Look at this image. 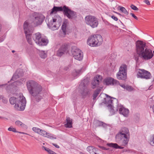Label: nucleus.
Segmentation results:
<instances>
[{
  "mask_svg": "<svg viewBox=\"0 0 154 154\" xmlns=\"http://www.w3.org/2000/svg\"><path fill=\"white\" fill-rule=\"evenodd\" d=\"M146 44L145 42L140 41H137L136 44V51L138 56L145 60H150L153 57L154 51L146 48Z\"/></svg>",
  "mask_w": 154,
  "mask_h": 154,
  "instance_id": "nucleus-1",
  "label": "nucleus"
},
{
  "mask_svg": "<svg viewBox=\"0 0 154 154\" xmlns=\"http://www.w3.org/2000/svg\"><path fill=\"white\" fill-rule=\"evenodd\" d=\"M27 89L29 94L32 96L36 100L39 102L42 98L40 95L42 93V87L36 82L31 80L26 82Z\"/></svg>",
  "mask_w": 154,
  "mask_h": 154,
  "instance_id": "nucleus-2",
  "label": "nucleus"
},
{
  "mask_svg": "<svg viewBox=\"0 0 154 154\" xmlns=\"http://www.w3.org/2000/svg\"><path fill=\"white\" fill-rule=\"evenodd\" d=\"M114 99L116 102L117 101L115 98H112L110 96L108 97H107L105 100V104L107 107L111 115H112L115 114L116 112L118 111L119 109V112L120 114H122L125 116H127L129 113V110L128 109L125 108L123 106L120 105H118L117 108L115 110L113 108Z\"/></svg>",
  "mask_w": 154,
  "mask_h": 154,
  "instance_id": "nucleus-3",
  "label": "nucleus"
},
{
  "mask_svg": "<svg viewBox=\"0 0 154 154\" xmlns=\"http://www.w3.org/2000/svg\"><path fill=\"white\" fill-rule=\"evenodd\" d=\"M130 137V133L128 129L123 128L116 135V141L121 146H125L128 143Z\"/></svg>",
  "mask_w": 154,
  "mask_h": 154,
  "instance_id": "nucleus-4",
  "label": "nucleus"
},
{
  "mask_svg": "<svg viewBox=\"0 0 154 154\" xmlns=\"http://www.w3.org/2000/svg\"><path fill=\"white\" fill-rule=\"evenodd\" d=\"M9 101L12 105L15 104L14 107L16 109L20 111H23L24 109L26 101L25 97L22 94H20L17 97H11L9 99Z\"/></svg>",
  "mask_w": 154,
  "mask_h": 154,
  "instance_id": "nucleus-5",
  "label": "nucleus"
},
{
  "mask_svg": "<svg viewBox=\"0 0 154 154\" xmlns=\"http://www.w3.org/2000/svg\"><path fill=\"white\" fill-rule=\"evenodd\" d=\"M102 41V37L100 35H94L88 38L87 40V44L91 46L95 47L100 45Z\"/></svg>",
  "mask_w": 154,
  "mask_h": 154,
  "instance_id": "nucleus-6",
  "label": "nucleus"
},
{
  "mask_svg": "<svg viewBox=\"0 0 154 154\" xmlns=\"http://www.w3.org/2000/svg\"><path fill=\"white\" fill-rule=\"evenodd\" d=\"M86 24L92 28L97 27L98 25V19L94 16H87L85 18Z\"/></svg>",
  "mask_w": 154,
  "mask_h": 154,
  "instance_id": "nucleus-7",
  "label": "nucleus"
},
{
  "mask_svg": "<svg viewBox=\"0 0 154 154\" xmlns=\"http://www.w3.org/2000/svg\"><path fill=\"white\" fill-rule=\"evenodd\" d=\"M33 38L35 43L40 46L46 45L48 43V40L45 38H43L39 32L34 34Z\"/></svg>",
  "mask_w": 154,
  "mask_h": 154,
  "instance_id": "nucleus-8",
  "label": "nucleus"
},
{
  "mask_svg": "<svg viewBox=\"0 0 154 154\" xmlns=\"http://www.w3.org/2000/svg\"><path fill=\"white\" fill-rule=\"evenodd\" d=\"M127 66L123 64L120 67L119 71L117 74V78L119 80H124L127 78Z\"/></svg>",
  "mask_w": 154,
  "mask_h": 154,
  "instance_id": "nucleus-9",
  "label": "nucleus"
},
{
  "mask_svg": "<svg viewBox=\"0 0 154 154\" xmlns=\"http://www.w3.org/2000/svg\"><path fill=\"white\" fill-rule=\"evenodd\" d=\"M28 25V22L26 21L23 24V29L27 41L29 44L32 45L31 33L32 32L33 30L32 28L29 29Z\"/></svg>",
  "mask_w": 154,
  "mask_h": 154,
  "instance_id": "nucleus-10",
  "label": "nucleus"
},
{
  "mask_svg": "<svg viewBox=\"0 0 154 154\" xmlns=\"http://www.w3.org/2000/svg\"><path fill=\"white\" fill-rule=\"evenodd\" d=\"M137 78L149 79L151 78L150 73L143 69H138L137 70Z\"/></svg>",
  "mask_w": 154,
  "mask_h": 154,
  "instance_id": "nucleus-11",
  "label": "nucleus"
},
{
  "mask_svg": "<svg viewBox=\"0 0 154 154\" xmlns=\"http://www.w3.org/2000/svg\"><path fill=\"white\" fill-rule=\"evenodd\" d=\"M72 54L75 59L80 60L82 59L83 54L82 51L75 47H72L71 50Z\"/></svg>",
  "mask_w": 154,
  "mask_h": 154,
  "instance_id": "nucleus-12",
  "label": "nucleus"
},
{
  "mask_svg": "<svg viewBox=\"0 0 154 154\" xmlns=\"http://www.w3.org/2000/svg\"><path fill=\"white\" fill-rule=\"evenodd\" d=\"M61 20V18L59 16H56V18H53L52 20H51L47 24L49 28L53 30L58 29L59 26H57L56 25V22L57 21L60 22Z\"/></svg>",
  "mask_w": 154,
  "mask_h": 154,
  "instance_id": "nucleus-13",
  "label": "nucleus"
},
{
  "mask_svg": "<svg viewBox=\"0 0 154 154\" xmlns=\"http://www.w3.org/2000/svg\"><path fill=\"white\" fill-rule=\"evenodd\" d=\"M63 14L70 19H72L76 17V13L69 8L66 6H64Z\"/></svg>",
  "mask_w": 154,
  "mask_h": 154,
  "instance_id": "nucleus-14",
  "label": "nucleus"
},
{
  "mask_svg": "<svg viewBox=\"0 0 154 154\" xmlns=\"http://www.w3.org/2000/svg\"><path fill=\"white\" fill-rule=\"evenodd\" d=\"M69 49L68 45L66 44L62 45L59 48L57 52V55L61 57L63 55L68 53Z\"/></svg>",
  "mask_w": 154,
  "mask_h": 154,
  "instance_id": "nucleus-15",
  "label": "nucleus"
},
{
  "mask_svg": "<svg viewBox=\"0 0 154 154\" xmlns=\"http://www.w3.org/2000/svg\"><path fill=\"white\" fill-rule=\"evenodd\" d=\"M45 19V17L41 14H38L35 17L33 22L34 26H37L41 24Z\"/></svg>",
  "mask_w": 154,
  "mask_h": 154,
  "instance_id": "nucleus-16",
  "label": "nucleus"
},
{
  "mask_svg": "<svg viewBox=\"0 0 154 154\" xmlns=\"http://www.w3.org/2000/svg\"><path fill=\"white\" fill-rule=\"evenodd\" d=\"M102 77L100 75H97L95 77L93 80L92 81L91 84L92 85L93 88H94L97 86L102 79Z\"/></svg>",
  "mask_w": 154,
  "mask_h": 154,
  "instance_id": "nucleus-17",
  "label": "nucleus"
},
{
  "mask_svg": "<svg viewBox=\"0 0 154 154\" xmlns=\"http://www.w3.org/2000/svg\"><path fill=\"white\" fill-rule=\"evenodd\" d=\"M104 82L106 85H117L119 84V82L116 80L112 78H108L106 79Z\"/></svg>",
  "mask_w": 154,
  "mask_h": 154,
  "instance_id": "nucleus-18",
  "label": "nucleus"
},
{
  "mask_svg": "<svg viewBox=\"0 0 154 154\" xmlns=\"http://www.w3.org/2000/svg\"><path fill=\"white\" fill-rule=\"evenodd\" d=\"M85 80H84L82 81L79 85L80 88H81V87L82 88L83 91L82 94L83 95L85 96L89 93V90L86 87V84H85Z\"/></svg>",
  "mask_w": 154,
  "mask_h": 154,
  "instance_id": "nucleus-19",
  "label": "nucleus"
},
{
  "mask_svg": "<svg viewBox=\"0 0 154 154\" xmlns=\"http://www.w3.org/2000/svg\"><path fill=\"white\" fill-rule=\"evenodd\" d=\"M39 134L51 139H56V137H54L52 136L50 134L47 132L46 131L42 129H41L40 134Z\"/></svg>",
  "mask_w": 154,
  "mask_h": 154,
  "instance_id": "nucleus-20",
  "label": "nucleus"
},
{
  "mask_svg": "<svg viewBox=\"0 0 154 154\" xmlns=\"http://www.w3.org/2000/svg\"><path fill=\"white\" fill-rule=\"evenodd\" d=\"M64 6L62 7H56L54 6L53 8L52 9L51 14L53 13H56L58 11H63L64 13Z\"/></svg>",
  "mask_w": 154,
  "mask_h": 154,
  "instance_id": "nucleus-21",
  "label": "nucleus"
},
{
  "mask_svg": "<svg viewBox=\"0 0 154 154\" xmlns=\"http://www.w3.org/2000/svg\"><path fill=\"white\" fill-rule=\"evenodd\" d=\"M94 124L96 127L101 126L104 128H106L107 126L106 124L97 120L94 121Z\"/></svg>",
  "mask_w": 154,
  "mask_h": 154,
  "instance_id": "nucleus-22",
  "label": "nucleus"
},
{
  "mask_svg": "<svg viewBox=\"0 0 154 154\" xmlns=\"http://www.w3.org/2000/svg\"><path fill=\"white\" fill-rule=\"evenodd\" d=\"M66 123L65 124V126L67 128L72 127V120L69 117H67L66 119Z\"/></svg>",
  "mask_w": 154,
  "mask_h": 154,
  "instance_id": "nucleus-23",
  "label": "nucleus"
},
{
  "mask_svg": "<svg viewBox=\"0 0 154 154\" xmlns=\"http://www.w3.org/2000/svg\"><path fill=\"white\" fill-rule=\"evenodd\" d=\"M107 145L110 147H112L116 149H123L124 148V147L119 146L116 143H108L107 144Z\"/></svg>",
  "mask_w": 154,
  "mask_h": 154,
  "instance_id": "nucleus-24",
  "label": "nucleus"
},
{
  "mask_svg": "<svg viewBox=\"0 0 154 154\" xmlns=\"http://www.w3.org/2000/svg\"><path fill=\"white\" fill-rule=\"evenodd\" d=\"M101 90L100 89H97L94 91V93L93 95V100H95L97 97L98 96V94L101 92Z\"/></svg>",
  "mask_w": 154,
  "mask_h": 154,
  "instance_id": "nucleus-25",
  "label": "nucleus"
},
{
  "mask_svg": "<svg viewBox=\"0 0 154 154\" xmlns=\"http://www.w3.org/2000/svg\"><path fill=\"white\" fill-rule=\"evenodd\" d=\"M95 149L96 148L92 146H89L87 148V151L90 154L93 153L94 152H95Z\"/></svg>",
  "mask_w": 154,
  "mask_h": 154,
  "instance_id": "nucleus-26",
  "label": "nucleus"
},
{
  "mask_svg": "<svg viewBox=\"0 0 154 154\" xmlns=\"http://www.w3.org/2000/svg\"><path fill=\"white\" fill-rule=\"evenodd\" d=\"M18 71H17L13 75L11 79L14 81L16 79H17L19 78L21 75H20L19 73H17V72Z\"/></svg>",
  "mask_w": 154,
  "mask_h": 154,
  "instance_id": "nucleus-27",
  "label": "nucleus"
},
{
  "mask_svg": "<svg viewBox=\"0 0 154 154\" xmlns=\"http://www.w3.org/2000/svg\"><path fill=\"white\" fill-rule=\"evenodd\" d=\"M66 22H64L63 23L62 26V29L63 32L64 34L65 35L66 34Z\"/></svg>",
  "mask_w": 154,
  "mask_h": 154,
  "instance_id": "nucleus-28",
  "label": "nucleus"
},
{
  "mask_svg": "<svg viewBox=\"0 0 154 154\" xmlns=\"http://www.w3.org/2000/svg\"><path fill=\"white\" fill-rule=\"evenodd\" d=\"M15 123L16 125L20 127L23 128L25 126V125L24 124L22 123L20 121L18 120L16 121Z\"/></svg>",
  "mask_w": 154,
  "mask_h": 154,
  "instance_id": "nucleus-29",
  "label": "nucleus"
},
{
  "mask_svg": "<svg viewBox=\"0 0 154 154\" xmlns=\"http://www.w3.org/2000/svg\"><path fill=\"white\" fill-rule=\"evenodd\" d=\"M42 148L43 149H44L49 154H52L54 152L48 148H47L44 146H42Z\"/></svg>",
  "mask_w": 154,
  "mask_h": 154,
  "instance_id": "nucleus-30",
  "label": "nucleus"
},
{
  "mask_svg": "<svg viewBox=\"0 0 154 154\" xmlns=\"http://www.w3.org/2000/svg\"><path fill=\"white\" fill-rule=\"evenodd\" d=\"M39 55L42 58H45L47 57V54L45 51H41L39 52Z\"/></svg>",
  "mask_w": 154,
  "mask_h": 154,
  "instance_id": "nucleus-31",
  "label": "nucleus"
},
{
  "mask_svg": "<svg viewBox=\"0 0 154 154\" xmlns=\"http://www.w3.org/2000/svg\"><path fill=\"white\" fill-rule=\"evenodd\" d=\"M32 130L35 132L36 133L39 134H40L41 129L37 127H34L32 128Z\"/></svg>",
  "mask_w": 154,
  "mask_h": 154,
  "instance_id": "nucleus-32",
  "label": "nucleus"
},
{
  "mask_svg": "<svg viewBox=\"0 0 154 154\" xmlns=\"http://www.w3.org/2000/svg\"><path fill=\"white\" fill-rule=\"evenodd\" d=\"M81 69H79L78 70H75V71L73 72L72 75L74 76H77L81 73Z\"/></svg>",
  "mask_w": 154,
  "mask_h": 154,
  "instance_id": "nucleus-33",
  "label": "nucleus"
},
{
  "mask_svg": "<svg viewBox=\"0 0 154 154\" xmlns=\"http://www.w3.org/2000/svg\"><path fill=\"white\" fill-rule=\"evenodd\" d=\"M120 10L123 13L126 15L128 14V12L127 11L125 8L123 7H120Z\"/></svg>",
  "mask_w": 154,
  "mask_h": 154,
  "instance_id": "nucleus-34",
  "label": "nucleus"
},
{
  "mask_svg": "<svg viewBox=\"0 0 154 154\" xmlns=\"http://www.w3.org/2000/svg\"><path fill=\"white\" fill-rule=\"evenodd\" d=\"M125 89L129 91H131L134 90V88L131 86L128 85H126Z\"/></svg>",
  "mask_w": 154,
  "mask_h": 154,
  "instance_id": "nucleus-35",
  "label": "nucleus"
},
{
  "mask_svg": "<svg viewBox=\"0 0 154 154\" xmlns=\"http://www.w3.org/2000/svg\"><path fill=\"white\" fill-rule=\"evenodd\" d=\"M8 130L10 131H12L14 132H17V131H16L15 128H13L12 127H10L8 129Z\"/></svg>",
  "mask_w": 154,
  "mask_h": 154,
  "instance_id": "nucleus-36",
  "label": "nucleus"
},
{
  "mask_svg": "<svg viewBox=\"0 0 154 154\" xmlns=\"http://www.w3.org/2000/svg\"><path fill=\"white\" fill-rule=\"evenodd\" d=\"M150 144L151 146H154V135L152 137V138L150 141Z\"/></svg>",
  "mask_w": 154,
  "mask_h": 154,
  "instance_id": "nucleus-37",
  "label": "nucleus"
},
{
  "mask_svg": "<svg viewBox=\"0 0 154 154\" xmlns=\"http://www.w3.org/2000/svg\"><path fill=\"white\" fill-rule=\"evenodd\" d=\"M131 8L134 10L138 11V9L134 5H131Z\"/></svg>",
  "mask_w": 154,
  "mask_h": 154,
  "instance_id": "nucleus-38",
  "label": "nucleus"
},
{
  "mask_svg": "<svg viewBox=\"0 0 154 154\" xmlns=\"http://www.w3.org/2000/svg\"><path fill=\"white\" fill-rule=\"evenodd\" d=\"M11 87L12 86L11 85H8L7 86V87L6 88V89L8 92L9 91V90L11 89Z\"/></svg>",
  "mask_w": 154,
  "mask_h": 154,
  "instance_id": "nucleus-39",
  "label": "nucleus"
},
{
  "mask_svg": "<svg viewBox=\"0 0 154 154\" xmlns=\"http://www.w3.org/2000/svg\"><path fill=\"white\" fill-rule=\"evenodd\" d=\"M130 14L131 15V16H132V17H134V19H136V20H138V18L137 17L134 15V14H133L132 13H131Z\"/></svg>",
  "mask_w": 154,
  "mask_h": 154,
  "instance_id": "nucleus-40",
  "label": "nucleus"
},
{
  "mask_svg": "<svg viewBox=\"0 0 154 154\" xmlns=\"http://www.w3.org/2000/svg\"><path fill=\"white\" fill-rule=\"evenodd\" d=\"M99 147L103 150H108L109 149V148H107L103 146H99Z\"/></svg>",
  "mask_w": 154,
  "mask_h": 154,
  "instance_id": "nucleus-41",
  "label": "nucleus"
},
{
  "mask_svg": "<svg viewBox=\"0 0 154 154\" xmlns=\"http://www.w3.org/2000/svg\"><path fill=\"white\" fill-rule=\"evenodd\" d=\"M111 18L115 21H117L118 20L117 18L114 15L112 16Z\"/></svg>",
  "mask_w": 154,
  "mask_h": 154,
  "instance_id": "nucleus-42",
  "label": "nucleus"
},
{
  "mask_svg": "<svg viewBox=\"0 0 154 154\" xmlns=\"http://www.w3.org/2000/svg\"><path fill=\"white\" fill-rule=\"evenodd\" d=\"M118 85H119L122 87L123 88H124L125 89L126 88V85H121V84H120L119 83L118 84Z\"/></svg>",
  "mask_w": 154,
  "mask_h": 154,
  "instance_id": "nucleus-43",
  "label": "nucleus"
},
{
  "mask_svg": "<svg viewBox=\"0 0 154 154\" xmlns=\"http://www.w3.org/2000/svg\"><path fill=\"white\" fill-rule=\"evenodd\" d=\"M144 2H145V3L147 5H150V2H149V1L148 0H145L144 1Z\"/></svg>",
  "mask_w": 154,
  "mask_h": 154,
  "instance_id": "nucleus-44",
  "label": "nucleus"
},
{
  "mask_svg": "<svg viewBox=\"0 0 154 154\" xmlns=\"http://www.w3.org/2000/svg\"><path fill=\"white\" fill-rule=\"evenodd\" d=\"M52 144L53 146H54L55 147H56L57 148H60V146L56 144H54V143H52Z\"/></svg>",
  "mask_w": 154,
  "mask_h": 154,
  "instance_id": "nucleus-45",
  "label": "nucleus"
},
{
  "mask_svg": "<svg viewBox=\"0 0 154 154\" xmlns=\"http://www.w3.org/2000/svg\"><path fill=\"white\" fill-rule=\"evenodd\" d=\"M17 133H20V134H27V135H28V134L26 133H24V132H19V131H17Z\"/></svg>",
  "mask_w": 154,
  "mask_h": 154,
  "instance_id": "nucleus-46",
  "label": "nucleus"
},
{
  "mask_svg": "<svg viewBox=\"0 0 154 154\" xmlns=\"http://www.w3.org/2000/svg\"><path fill=\"white\" fill-rule=\"evenodd\" d=\"M4 40V38L2 37H1L0 38V43L3 42Z\"/></svg>",
  "mask_w": 154,
  "mask_h": 154,
  "instance_id": "nucleus-47",
  "label": "nucleus"
},
{
  "mask_svg": "<svg viewBox=\"0 0 154 154\" xmlns=\"http://www.w3.org/2000/svg\"><path fill=\"white\" fill-rule=\"evenodd\" d=\"M97 149L96 148L95 152H94L93 153H94L95 154H99V153H97ZM103 154H105L103 153Z\"/></svg>",
  "mask_w": 154,
  "mask_h": 154,
  "instance_id": "nucleus-48",
  "label": "nucleus"
},
{
  "mask_svg": "<svg viewBox=\"0 0 154 154\" xmlns=\"http://www.w3.org/2000/svg\"><path fill=\"white\" fill-rule=\"evenodd\" d=\"M135 60H136V61L137 62H139V58L138 57L136 58Z\"/></svg>",
  "mask_w": 154,
  "mask_h": 154,
  "instance_id": "nucleus-49",
  "label": "nucleus"
},
{
  "mask_svg": "<svg viewBox=\"0 0 154 154\" xmlns=\"http://www.w3.org/2000/svg\"><path fill=\"white\" fill-rule=\"evenodd\" d=\"M52 154H57L55 152H54V153H53Z\"/></svg>",
  "mask_w": 154,
  "mask_h": 154,
  "instance_id": "nucleus-50",
  "label": "nucleus"
},
{
  "mask_svg": "<svg viewBox=\"0 0 154 154\" xmlns=\"http://www.w3.org/2000/svg\"><path fill=\"white\" fill-rule=\"evenodd\" d=\"M12 52H14V51L13 50V51H12Z\"/></svg>",
  "mask_w": 154,
  "mask_h": 154,
  "instance_id": "nucleus-51",
  "label": "nucleus"
},
{
  "mask_svg": "<svg viewBox=\"0 0 154 154\" xmlns=\"http://www.w3.org/2000/svg\"><path fill=\"white\" fill-rule=\"evenodd\" d=\"M1 95H0V99L1 98Z\"/></svg>",
  "mask_w": 154,
  "mask_h": 154,
  "instance_id": "nucleus-52",
  "label": "nucleus"
},
{
  "mask_svg": "<svg viewBox=\"0 0 154 154\" xmlns=\"http://www.w3.org/2000/svg\"><path fill=\"white\" fill-rule=\"evenodd\" d=\"M118 14H119V15H120V14H119V13H118Z\"/></svg>",
  "mask_w": 154,
  "mask_h": 154,
  "instance_id": "nucleus-53",
  "label": "nucleus"
},
{
  "mask_svg": "<svg viewBox=\"0 0 154 154\" xmlns=\"http://www.w3.org/2000/svg\"><path fill=\"white\" fill-rule=\"evenodd\" d=\"M0 118H2V117L0 116Z\"/></svg>",
  "mask_w": 154,
  "mask_h": 154,
  "instance_id": "nucleus-54",
  "label": "nucleus"
},
{
  "mask_svg": "<svg viewBox=\"0 0 154 154\" xmlns=\"http://www.w3.org/2000/svg\"><path fill=\"white\" fill-rule=\"evenodd\" d=\"M1 86H2V85H0V87Z\"/></svg>",
  "mask_w": 154,
  "mask_h": 154,
  "instance_id": "nucleus-55",
  "label": "nucleus"
}]
</instances>
